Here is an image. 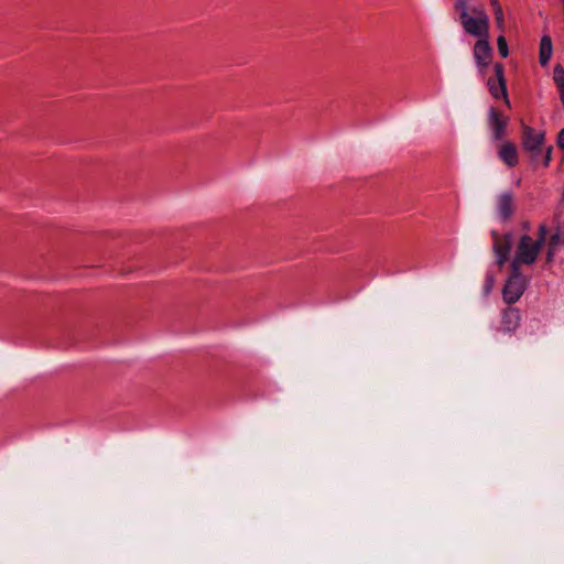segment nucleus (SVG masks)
<instances>
[{"mask_svg":"<svg viewBox=\"0 0 564 564\" xmlns=\"http://www.w3.org/2000/svg\"><path fill=\"white\" fill-rule=\"evenodd\" d=\"M522 148L530 154L533 162L543 155V165L549 166L552 160V145L545 147V132L536 131L531 127H523Z\"/></svg>","mask_w":564,"mask_h":564,"instance_id":"3","label":"nucleus"},{"mask_svg":"<svg viewBox=\"0 0 564 564\" xmlns=\"http://www.w3.org/2000/svg\"><path fill=\"white\" fill-rule=\"evenodd\" d=\"M492 11L496 10L497 7H501L499 0H490Z\"/></svg>","mask_w":564,"mask_h":564,"instance_id":"16","label":"nucleus"},{"mask_svg":"<svg viewBox=\"0 0 564 564\" xmlns=\"http://www.w3.org/2000/svg\"><path fill=\"white\" fill-rule=\"evenodd\" d=\"M455 9L464 30L479 39L488 37V17L479 7H469L468 0H457Z\"/></svg>","mask_w":564,"mask_h":564,"instance_id":"2","label":"nucleus"},{"mask_svg":"<svg viewBox=\"0 0 564 564\" xmlns=\"http://www.w3.org/2000/svg\"><path fill=\"white\" fill-rule=\"evenodd\" d=\"M508 118L496 107H491L489 111V126L496 140L503 138L506 132Z\"/></svg>","mask_w":564,"mask_h":564,"instance_id":"6","label":"nucleus"},{"mask_svg":"<svg viewBox=\"0 0 564 564\" xmlns=\"http://www.w3.org/2000/svg\"><path fill=\"white\" fill-rule=\"evenodd\" d=\"M492 283H494V282H492V280H491V279H490V280H488L487 285H486L487 291H489V290L491 289Z\"/></svg>","mask_w":564,"mask_h":564,"instance_id":"17","label":"nucleus"},{"mask_svg":"<svg viewBox=\"0 0 564 564\" xmlns=\"http://www.w3.org/2000/svg\"><path fill=\"white\" fill-rule=\"evenodd\" d=\"M492 51L488 37L479 39L474 47V56L479 66H487L491 61Z\"/></svg>","mask_w":564,"mask_h":564,"instance_id":"8","label":"nucleus"},{"mask_svg":"<svg viewBox=\"0 0 564 564\" xmlns=\"http://www.w3.org/2000/svg\"><path fill=\"white\" fill-rule=\"evenodd\" d=\"M494 14L497 28L501 33H503L506 31V22L502 7H497L496 10H494Z\"/></svg>","mask_w":564,"mask_h":564,"instance_id":"13","label":"nucleus"},{"mask_svg":"<svg viewBox=\"0 0 564 564\" xmlns=\"http://www.w3.org/2000/svg\"><path fill=\"white\" fill-rule=\"evenodd\" d=\"M553 54V43L549 34H544L541 37L539 45V62L541 66H546L551 61Z\"/></svg>","mask_w":564,"mask_h":564,"instance_id":"9","label":"nucleus"},{"mask_svg":"<svg viewBox=\"0 0 564 564\" xmlns=\"http://www.w3.org/2000/svg\"><path fill=\"white\" fill-rule=\"evenodd\" d=\"M498 156L508 167H513L519 163V151L513 143L508 141L498 145Z\"/></svg>","mask_w":564,"mask_h":564,"instance_id":"7","label":"nucleus"},{"mask_svg":"<svg viewBox=\"0 0 564 564\" xmlns=\"http://www.w3.org/2000/svg\"><path fill=\"white\" fill-rule=\"evenodd\" d=\"M497 43H498V51H499V54L506 58L509 54V48H508V44H507V40L503 34H500L498 40H497Z\"/></svg>","mask_w":564,"mask_h":564,"instance_id":"14","label":"nucleus"},{"mask_svg":"<svg viewBox=\"0 0 564 564\" xmlns=\"http://www.w3.org/2000/svg\"><path fill=\"white\" fill-rule=\"evenodd\" d=\"M513 198L509 193L501 194L497 199V208L502 217H508L512 213Z\"/></svg>","mask_w":564,"mask_h":564,"instance_id":"10","label":"nucleus"},{"mask_svg":"<svg viewBox=\"0 0 564 564\" xmlns=\"http://www.w3.org/2000/svg\"><path fill=\"white\" fill-rule=\"evenodd\" d=\"M553 82L564 107V68L561 65H556L553 69Z\"/></svg>","mask_w":564,"mask_h":564,"instance_id":"11","label":"nucleus"},{"mask_svg":"<svg viewBox=\"0 0 564 564\" xmlns=\"http://www.w3.org/2000/svg\"><path fill=\"white\" fill-rule=\"evenodd\" d=\"M488 87L491 96L495 99L502 98L506 106L509 107V100L507 98V89L503 78V66L497 64L495 66V77L488 79Z\"/></svg>","mask_w":564,"mask_h":564,"instance_id":"5","label":"nucleus"},{"mask_svg":"<svg viewBox=\"0 0 564 564\" xmlns=\"http://www.w3.org/2000/svg\"><path fill=\"white\" fill-rule=\"evenodd\" d=\"M564 245V230L558 228L555 232L549 234L544 225L535 230L522 235L517 242L506 236H494V250L497 264L500 270L505 264L510 263L522 269L533 264L539 256L545 250V260L551 263L558 247Z\"/></svg>","mask_w":564,"mask_h":564,"instance_id":"1","label":"nucleus"},{"mask_svg":"<svg viewBox=\"0 0 564 564\" xmlns=\"http://www.w3.org/2000/svg\"><path fill=\"white\" fill-rule=\"evenodd\" d=\"M557 145L560 149L564 150V128L561 129L557 134Z\"/></svg>","mask_w":564,"mask_h":564,"instance_id":"15","label":"nucleus"},{"mask_svg":"<svg viewBox=\"0 0 564 564\" xmlns=\"http://www.w3.org/2000/svg\"><path fill=\"white\" fill-rule=\"evenodd\" d=\"M506 265L507 279L502 289V295L506 303L512 304L523 294L528 282V274L525 269L510 263Z\"/></svg>","mask_w":564,"mask_h":564,"instance_id":"4","label":"nucleus"},{"mask_svg":"<svg viewBox=\"0 0 564 564\" xmlns=\"http://www.w3.org/2000/svg\"><path fill=\"white\" fill-rule=\"evenodd\" d=\"M519 314L514 310H509L503 314L502 324L506 330H512L518 325Z\"/></svg>","mask_w":564,"mask_h":564,"instance_id":"12","label":"nucleus"}]
</instances>
